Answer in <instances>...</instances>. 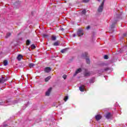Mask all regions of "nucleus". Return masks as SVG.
Segmentation results:
<instances>
[{
	"mask_svg": "<svg viewBox=\"0 0 127 127\" xmlns=\"http://www.w3.org/2000/svg\"><path fill=\"white\" fill-rule=\"evenodd\" d=\"M98 1H101V0H97Z\"/></svg>",
	"mask_w": 127,
	"mask_h": 127,
	"instance_id": "obj_47",
	"label": "nucleus"
},
{
	"mask_svg": "<svg viewBox=\"0 0 127 127\" xmlns=\"http://www.w3.org/2000/svg\"><path fill=\"white\" fill-rule=\"evenodd\" d=\"M61 46H63V45H62V44H61Z\"/></svg>",
	"mask_w": 127,
	"mask_h": 127,
	"instance_id": "obj_48",
	"label": "nucleus"
},
{
	"mask_svg": "<svg viewBox=\"0 0 127 127\" xmlns=\"http://www.w3.org/2000/svg\"><path fill=\"white\" fill-rule=\"evenodd\" d=\"M3 65L4 66H7V65H8V62L7 60H5L3 61Z\"/></svg>",
	"mask_w": 127,
	"mask_h": 127,
	"instance_id": "obj_20",
	"label": "nucleus"
},
{
	"mask_svg": "<svg viewBox=\"0 0 127 127\" xmlns=\"http://www.w3.org/2000/svg\"><path fill=\"white\" fill-rule=\"evenodd\" d=\"M56 38L57 37L56 36H54V35L52 36L51 39L53 41H55V40H56Z\"/></svg>",
	"mask_w": 127,
	"mask_h": 127,
	"instance_id": "obj_24",
	"label": "nucleus"
},
{
	"mask_svg": "<svg viewBox=\"0 0 127 127\" xmlns=\"http://www.w3.org/2000/svg\"><path fill=\"white\" fill-rule=\"evenodd\" d=\"M68 50H69V48H65V49H62L61 51V53L63 54L66 53L67 51H68Z\"/></svg>",
	"mask_w": 127,
	"mask_h": 127,
	"instance_id": "obj_15",
	"label": "nucleus"
},
{
	"mask_svg": "<svg viewBox=\"0 0 127 127\" xmlns=\"http://www.w3.org/2000/svg\"><path fill=\"white\" fill-rule=\"evenodd\" d=\"M48 36H49V35H47V34H44L43 35V37L44 38H47V37H48Z\"/></svg>",
	"mask_w": 127,
	"mask_h": 127,
	"instance_id": "obj_33",
	"label": "nucleus"
},
{
	"mask_svg": "<svg viewBox=\"0 0 127 127\" xmlns=\"http://www.w3.org/2000/svg\"><path fill=\"white\" fill-rule=\"evenodd\" d=\"M31 14L32 15H33V11L31 12Z\"/></svg>",
	"mask_w": 127,
	"mask_h": 127,
	"instance_id": "obj_43",
	"label": "nucleus"
},
{
	"mask_svg": "<svg viewBox=\"0 0 127 127\" xmlns=\"http://www.w3.org/2000/svg\"><path fill=\"white\" fill-rule=\"evenodd\" d=\"M119 19H122V13H120L119 14H116L114 17V22L112 23V24L111 25V29H114L115 27L117 22L119 21Z\"/></svg>",
	"mask_w": 127,
	"mask_h": 127,
	"instance_id": "obj_1",
	"label": "nucleus"
},
{
	"mask_svg": "<svg viewBox=\"0 0 127 127\" xmlns=\"http://www.w3.org/2000/svg\"><path fill=\"white\" fill-rule=\"evenodd\" d=\"M1 127H8V125L7 124H5V123H3L2 125L0 126Z\"/></svg>",
	"mask_w": 127,
	"mask_h": 127,
	"instance_id": "obj_31",
	"label": "nucleus"
},
{
	"mask_svg": "<svg viewBox=\"0 0 127 127\" xmlns=\"http://www.w3.org/2000/svg\"><path fill=\"white\" fill-rule=\"evenodd\" d=\"M52 91V87H50L46 92V96H50V93Z\"/></svg>",
	"mask_w": 127,
	"mask_h": 127,
	"instance_id": "obj_11",
	"label": "nucleus"
},
{
	"mask_svg": "<svg viewBox=\"0 0 127 127\" xmlns=\"http://www.w3.org/2000/svg\"><path fill=\"white\" fill-rule=\"evenodd\" d=\"M35 66V64H33V63H30L29 64V67L30 68H33V66Z\"/></svg>",
	"mask_w": 127,
	"mask_h": 127,
	"instance_id": "obj_22",
	"label": "nucleus"
},
{
	"mask_svg": "<svg viewBox=\"0 0 127 127\" xmlns=\"http://www.w3.org/2000/svg\"><path fill=\"white\" fill-rule=\"evenodd\" d=\"M87 69H85V72L83 73L84 77H89L91 76V73L89 71H87Z\"/></svg>",
	"mask_w": 127,
	"mask_h": 127,
	"instance_id": "obj_7",
	"label": "nucleus"
},
{
	"mask_svg": "<svg viewBox=\"0 0 127 127\" xmlns=\"http://www.w3.org/2000/svg\"><path fill=\"white\" fill-rule=\"evenodd\" d=\"M14 5H15V7H16V8H19V7H20V1H16L14 3Z\"/></svg>",
	"mask_w": 127,
	"mask_h": 127,
	"instance_id": "obj_10",
	"label": "nucleus"
},
{
	"mask_svg": "<svg viewBox=\"0 0 127 127\" xmlns=\"http://www.w3.org/2000/svg\"><path fill=\"white\" fill-rule=\"evenodd\" d=\"M90 28H91V26H88L87 27H86V29L87 30H89V29H90Z\"/></svg>",
	"mask_w": 127,
	"mask_h": 127,
	"instance_id": "obj_38",
	"label": "nucleus"
},
{
	"mask_svg": "<svg viewBox=\"0 0 127 127\" xmlns=\"http://www.w3.org/2000/svg\"><path fill=\"white\" fill-rule=\"evenodd\" d=\"M104 59L107 60L109 59V56L108 55H105L104 56Z\"/></svg>",
	"mask_w": 127,
	"mask_h": 127,
	"instance_id": "obj_32",
	"label": "nucleus"
},
{
	"mask_svg": "<svg viewBox=\"0 0 127 127\" xmlns=\"http://www.w3.org/2000/svg\"><path fill=\"white\" fill-rule=\"evenodd\" d=\"M0 66H1V64H0Z\"/></svg>",
	"mask_w": 127,
	"mask_h": 127,
	"instance_id": "obj_50",
	"label": "nucleus"
},
{
	"mask_svg": "<svg viewBox=\"0 0 127 127\" xmlns=\"http://www.w3.org/2000/svg\"><path fill=\"white\" fill-rule=\"evenodd\" d=\"M29 102L28 101L27 102V104H25L24 106L23 107V110H25V109H26V108H27L28 106L29 105Z\"/></svg>",
	"mask_w": 127,
	"mask_h": 127,
	"instance_id": "obj_23",
	"label": "nucleus"
},
{
	"mask_svg": "<svg viewBox=\"0 0 127 127\" xmlns=\"http://www.w3.org/2000/svg\"><path fill=\"white\" fill-rule=\"evenodd\" d=\"M127 35V33H125L123 34V37H126Z\"/></svg>",
	"mask_w": 127,
	"mask_h": 127,
	"instance_id": "obj_37",
	"label": "nucleus"
},
{
	"mask_svg": "<svg viewBox=\"0 0 127 127\" xmlns=\"http://www.w3.org/2000/svg\"><path fill=\"white\" fill-rule=\"evenodd\" d=\"M87 12V11H86V9H83L82 11H81V13L82 14H83L84 15H86V13Z\"/></svg>",
	"mask_w": 127,
	"mask_h": 127,
	"instance_id": "obj_25",
	"label": "nucleus"
},
{
	"mask_svg": "<svg viewBox=\"0 0 127 127\" xmlns=\"http://www.w3.org/2000/svg\"><path fill=\"white\" fill-rule=\"evenodd\" d=\"M81 57L82 58H87V57H88V53L87 52H85L82 54L81 55Z\"/></svg>",
	"mask_w": 127,
	"mask_h": 127,
	"instance_id": "obj_14",
	"label": "nucleus"
},
{
	"mask_svg": "<svg viewBox=\"0 0 127 127\" xmlns=\"http://www.w3.org/2000/svg\"><path fill=\"white\" fill-rule=\"evenodd\" d=\"M77 35H78V36L80 37L81 36H83V35H84V31L83 30V29H78L77 32Z\"/></svg>",
	"mask_w": 127,
	"mask_h": 127,
	"instance_id": "obj_4",
	"label": "nucleus"
},
{
	"mask_svg": "<svg viewBox=\"0 0 127 127\" xmlns=\"http://www.w3.org/2000/svg\"><path fill=\"white\" fill-rule=\"evenodd\" d=\"M82 72V68H78L76 71L75 73L73 74V76H76L77 74H79V73H81Z\"/></svg>",
	"mask_w": 127,
	"mask_h": 127,
	"instance_id": "obj_12",
	"label": "nucleus"
},
{
	"mask_svg": "<svg viewBox=\"0 0 127 127\" xmlns=\"http://www.w3.org/2000/svg\"><path fill=\"white\" fill-rule=\"evenodd\" d=\"M54 46H59L60 45V43H59V41H57L53 44Z\"/></svg>",
	"mask_w": 127,
	"mask_h": 127,
	"instance_id": "obj_18",
	"label": "nucleus"
},
{
	"mask_svg": "<svg viewBox=\"0 0 127 127\" xmlns=\"http://www.w3.org/2000/svg\"><path fill=\"white\" fill-rule=\"evenodd\" d=\"M31 43V41H30V40L28 39L26 40V45L27 46L29 45V44H30Z\"/></svg>",
	"mask_w": 127,
	"mask_h": 127,
	"instance_id": "obj_28",
	"label": "nucleus"
},
{
	"mask_svg": "<svg viewBox=\"0 0 127 127\" xmlns=\"http://www.w3.org/2000/svg\"><path fill=\"white\" fill-rule=\"evenodd\" d=\"M1 83H2V82H1V80L0 79V84H1Z\"/></svg>",
	"mask_w": 127,
	"mask_h": 127,
	"instance_id": "obj_44",
	"label": "nucleus"
},
{
	"mask_svg": "<svg viewBox=\"0 0 127 127\" xmlns=\"http://www.w3.org/2000/svg\"><path fill=\"white\" fill-rule=\"evenodd\" d=\"M40 122H41V118H38L36 120H35V123H36L37 124L40 123Z\"/></svg>",
	"mask_w": 127,
	"mask_h": 127,
	"instance_id": "obj_27",
	"label": "nucleus"
},
{
	"mask_svg": "<svg viewBox=\"0 0 127 127\" xmlns=\"http://www.w3.org/2000/svg\"><path fill=\"white\" fill-rule=\"evenodd\" d=\"M86 62L87 63V64H90V59L89 58H86Z\"/></svg>",
	"mask_w": 127,
	"mask_h": 127,
	"instance_id": "obj_26",
	"label": "nucleus"
},
{
	"mask_svg": "<svg viewBox=\"0 0 127 127\" xmlns=\"http://www.w3.org/2000/svg\"><path fill=\"white\" fill-rule=\"evenodd\" d=\"M17 101L15 100L13 102V104H17Z\"/></svg>",
	"mask_w": 127,
	"mask_h": 127,
	"instance_id": "obj_40",
	"label": "nucleus"
},
{
	"mask_svg": "<svg viewBox=\"0 0 127 127\" xmlns=\"http://www.w3.org/2000/svg\"><path fill=\"white\" fill-rule=\"evenodd\" d=\"M89 1H90V0H82L81 2H83L84 3H87L89 2Z\"/></svg>",
	"mask_w": 127,
	"mask_h": 127,
	"instance_id": "obj_30",
	"label": "nucleus"
},
{
	"mask_svg": "<svg viewBox=\"0 0 127 127\" xmlns=\"http://www.w3.org/2000/svg\"><path fill=\"white\" fill-rule=\"evenodd\" d=\"M51 70H52L51 67L49 66L46 67L44 68V72H45V73H50V72H51Z\"/></svg>",
	"mask_w": 127,
	"mask_h": 127,
	"instance_id": "obj_8",
	"label": "nucleus"
},
{
	"mask_svg": "<svg viewBox=\"0 0 127 127\" xmlns=\"http://www.w3.org/2000/svg\"><path fill=\"white\" fill-rule=\"evenodd\" d=\"M11 35V33L10 32H8L6 34V36H5V38H8Z\"/></svg>",
	"mask_w": 127,
	"mask_h": 127,
	"instance_id": "obj_19",
	"label": "nucleus"
},
{
	"mask_svg": "<svg viewBox=\"0 0 127 127\" xmlns=\"http://www.w3.org/2000/svg\"><path fill=\"white\" fill-rule=\"evenodd\" d=\"M3 105L4 106H8L9 105H10V102L8 101H3L2 100H0V106Z\"/></svg>",
	"mask_w": 127,
	"mask_h": 127,
	"instance_id": "obj_3",
	"label": "nucleus"
},
{
	"mask_svg": "<svg viewBox=\"0 0 127 127\" xmlns=\"http://www.w3.org/2000/svg\"><path fill=\"white\" fill-rule=\"evenodd\" d=\"M23 58V56L20 54L18 55V56L17 57V60L18 61H20L21 59Z\"/></svg>",
	"mask_w": 127,
	"mask_h": 127,
	"instance_id": "obj_16",
	"label": "nucleus"
},
{
	"mask_svg": "<svg viewBox=\"0 0 127 127\" xmlns=\"http://www.w3.org/2000/svg\"><path fill=\"white\" fill-rule=\"evenodd\" d=\"M110 69V67H106L104 69H101L100 70H98V74L99 75H100L101 74V73H100V72H102V73H104V72H107V71H109V70Z\"/></svg>",
	"mask_w": 127,
	"mask_h": 127,
	"instance_id": "obj_6",
	"label": "nucleus"
},
{
	"mask_svg": "<svg viewBox=\"0 0 127 127\" xmlns=\"http://www.w3.org/2000/svg\"><path fill=\"white\" fill-rule=\"evenodd\" d=\"M86 86L84 85H81L79 87V89L80 91V92H84L85 91V88Z\"/></svg>",
	"mask_w": 127,
	"mask_h": 127,
	"instance_id": "obj_13",
	"label": "nucleus"
},
{
	"mask_svg": "<svg viewBox=\"0 0 127 127\" xmlns=\"http://www.w3.org/2000/svg\"><path fill=\"white\" fill-rule=\"evenodd\" d=\"M63 78H64V80H66L67 78V75H66L65 74H64L63 76Z\"/></svg>",
	"mask_w": 127,
	"mask_h": 127,
	"instance_id": "obj_35",
	"label": "nucleus"
},
{
	"mask_svg": "<svg viewBox=\"0 0 127 127\" xmlns=\"http://www.w3.org/2000/svg\"><path fill=\"white\" fill-rule=\"evenodd\" d=\"M89 83H94V79H91L89 80Z\"/></svg>",
	"mask_w": 127,
	"mask_h": 127,
	"instance_id": "obj_36",
	"label": "nucleus"
},
{
	"mask_svg": "<svg viewBox=\"0 0 127 127\" xmlns=\"http://www.w3.org/2000/svg\"><path fill=\"white\" fill-rule=\"evenodd\" d=\"M114 110H117V108H114Z\"/></svg>",
	"mask_w": 127,
	"mask_h": 127,
	"instance_id": "obj_49",
	"label": "nucleus"
},
{
	"mask_svg": "<svg viewBox=\"0 0 127 127\" xmlns=\"http://www.w3.org/2000/svg\"><path fill=\"white\" fill-rule=\"evenodd\" d=\"M28 50H29V51H31V50H30V48H29V49H28Z\"/></svg>",
	"mask_w": 127,
	"mask_h": 127,
	"instance_id": "obj_46",
	"label": "nucleus"
},
{
	"mask_svg": "<svg viewBox=\"0 0 127 127\" xmlns=\"http://www.w3.org/2000/svg\"><path fill=\"white\" fill-rule=\"evenodd\" d=\"M51 79V76L49 75L45 79V82H48Z\"/></svg>",
	"mask_w": 127,
	"mask_h": 127,
	"instance_id": "obj_21",
	"label": "nucleus"
},
{
	"mask_svg": "<svg viewBox=\"0 0 127 127\" xmlns=\"http://www.w3.org/2000/svg\"><path fill=\"white\" fill-rule=\"evenodd\" d=\"M105 0H103L100 5L99 6L97 10L98 12H102V11L104 10V5H105Z\"/></svg>",
	"mask_w": 127,
	"mask_h": 127,
	"instance_id": "obj_2",
	"label": "nucleus"
},
{
	"mask_svg": "<svg viewBox=\"0 0 127 127\" xmlns=\"http://www.w3.org/2000/svg\"><path fill=\"white\" fill-rule=\"evenodd\" d=\"M60 30H61L62 31H64V28H61Z\"/></svg>",
	"mask_w": 127,
	"mask_h": 127,
	"instance_id": "obj_39",
	"label": "nucleus"
},
{
	"mask_svg": "<svg viewBox=\"0 0 127 127\" xmlns=\"http://www.w3.org/2000/svg\"><path fill=\"white\" fill-rule=\"evenodd\" d=\"M15 14L14 12H12V14Z\"/></svg>",
	"mask_w": 127,
	"mask_h": 127,
	"instance_id": "obj_45",
	"label": "nucleus"
},
{
	"mask_svg": "<svg viewBox=\"0 0 127 127\" xmlns=\"http://www.w3.org/2000/svg\"><path fill=\"white\" fill-rule=\"evenodd\" d=\"M31 48L32 49H35L36 48V46L34 44H32L31 45Z\"/></svg>",
	"mask_w": 127,
	"mask_h": 127,
	"instance_id": "obj_29",
	"label": "nucleus"
},
{
	"mask_svg": "<svg viewBox=\"0 0 127 127\" xmlns=\"http://www.w3.org/2000/svg\"><path fill=\"white\" fill-rule=\"evenodd\" d=\"M104 117H105L106 119L107 120H110V119L113 117V114H112L111 112H107Z\"/></svg>",
	"mask_w": 127,
	"mask_h": 127,
	"instance_id": "obj_5",
	"label": "nucleus"
},
{
	"mask_svg": "<svg viewBox=\"0 0 127 127\" xmlns=\"http://www.w3.org/2000/svg\"><path fill=\"white\" fill-rule=\"evenodd\" d=\"M0 79L1 80V82L2 83H4V82H6V79H5L4 76H1V77L0 78Z\"/></svg>",
	"mask_w": 127,
	"mask_h": 127,
	"instance_id": "obj_17",
	"label": "nucleus"
},
{
	"mask_svg": "<svg viewBox=\"0 0 127 127\" xmlns=\"http://www.w3.org/2000/svg\"><path fill=\"white\" fill-rule=\"evenodd\" d=\"M76 37V34H73L72 35V37Z\"/></svg>",
	"mask_w": 127,
	"mask_h": 127,
	"instance_id": "obj_41",
	"label": "nucleus"
},
{
	"mask_svg": "<svg viewBox=\"0 0 127 127\" xmlns=\"http://www.w3.org/2000/svg\"><path fill=\"white\" fill-rule=\"evenodd\" d=\"M68 96H65V97H64V102H66L67 101V100H68Z\"/></svg>",
	"mask_w": 127,
	"mask_h": 127,
	"instance_id": "obj_34",
	"label": "nucleus"
},
{
	"mask_svg": "<svg viewBox=\"0 0 127 127\" xmlns=\"http://www.w3.org/2000/svg\"><path fill=\"white\" fill-rule=\"evenodd\" d=\"M102 118L103 117H102V116L100 114H98L95 116V120L97 122H99V121H100V120H101Z\"/></svg>",
	"mask_w": 127,
	"mask_h": 127,
	"instance_id": "obj_9",
	"label": "nucleus"
},
{
	"mask_svg": "<svg viewBox=\"0 0 127 127\" xmlns=\"http://www.w3.org/2000/svg\"><path fill=\"white\" fill-rule=\"evenodd\" d=\"M5 77V79H6V81H7V80H8V78L7 77H5V76H4Z\"/></svg>",
	"mask_w": 127,
	"mask_h": 127,
	"instance_id": "obj_42",
	"label": "nucleus"
}]
</instances>
